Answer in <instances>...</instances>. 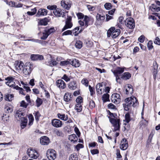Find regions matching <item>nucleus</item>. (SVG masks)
I'll return each instance as SVG.
<instances>
[{
  "instance_id": "nucleus-1",
  "label": "nucleus",
  "mask_w": 160,
  "mask_h": 160,
  "mask_svg": "<svg viewBox=\"0 0 160 160\" xmlns=\"http://www.w3.org/2000/svg\"><path fill=\"white\" fill-rule=\"evenodd\" d=\"M125 103L123 105L124 109L126 111L129 110V108L131 106L133 107H136L138 104V100L134 97H131L127 98L125 100Z\"/></svg>"
},
{
  "instance_id": "nucleus-2",
  "label": "nucleus",
  "mask_w": 160,
  "mask_h": 160,
  "mask_svg": "<svg viewBox=\"0 0 160 160\" xmlns=\"http://www.w3.org/2000/svg\"><path fill=\"white\" fill-rule=\"evenodd\" d=\"M33 65L30 62H27L24 65L22 71L25 75H29L32 70Z\"/></svg>"
},
{
  "instance_id": "nucleus-3",
  "label": "nucleus",
  "mask_w": 160,
  "mask_h": 160,
  "mask_svg": "<svg viewBox=\"0 0 160 160\" xmlns=\"http://www.w3.org/2000/svg\"><path fill=\"white\" fill-rule=\"evenodd\" d=\"M46 155L47 158L49 160H54L56 158V152L54 150L49 149L47 151Z\"/></svg>"
},
{
  "instance_id": "nucleus-4",
  "label": "nucleus",
  "mask_w": 160,
  "mask_h": 160,
  "mask_svg": "<svg viewBox=\"0 0 160 160\" xmlns=\"http://www.w3.org/2000/svg\"><path fill=\"white\" fill-rule=\"evenodd\" d=\"M110 122L112 123L114 128L113 129V131H119L120 128V119L116 118L110 121Z\"/></svg>"
},
{
  "instance_id": "nucleus-5",
  "label": "nucleus",
  "mask_w": 160,
  "mask_h": 160,
  "mask_svg": "<svg viewBox=\"0 0 160 160\" xmlns=\"http://www.w3.org/2000/svg\"><path fill=\"white\" fill-rule=\"evenodd\" d=\"M125 24L127 27L130 29L133 28L135 27V23L134 19L129 18L126 19L125 21Z\"/></svg>"
},
{
  "instance_id": "nucleus-6",
  "label": "nucleus",
  "mask_w": 160,
  "mask_h": 160,
  "mask_svg": "<svg viewBox=\"0 0 160 160\" xmlns=\"http://www.w3.org/2000/svg\"><path fill=\"white\" fill-rule=\"evenodd\" d=\"M27 153L28 156L32 158L36 159L38 157L37 152L35 150L32 148H29L28 149Z\"/></svg>"
},
{
  "instance_id": "nucleus-7",
  "label": "nucleus",
  "mask_w": 160,
  "mask_h": 160,
  "mask_svg": "<svg viewBox=\"0 0 160 160\" xmlns=\"http://www.w3.org/2000/svg\"><path fill=\"white\" fill-rule=\"evenodd\" d=\"M105 18V16H102L101 15L98 13L96 16L95 25L97 26L101 25L104 22Z\"/></svg>"
},
{
  "instance_id": "nucleus-8",
  "label": "nucleus",
  "mask_w": 160,
  "mask_h": 160,
  "mask_svg": "<svg viewBox=\"0 0 160 160\" xmlns=\"http://www.w3.org/2000/svg\"><path fill=\"white\" fill-rule=\"evenodd\" d=\"M111 99L112 102L116 104L118 103L121 100L120 95L117 93H114L112 95Z\"/></svg>"
},
{
  "instance_id": "nucleus-9",
  "label": "nucleus",
  "mask_w": 160,
  "mask_h": 160,
  "mask_svg": "<svg viewBox=\"0 0 160 160\" xmlns=\"http://www.w3.org/2000/svg\"><path fill=\"white\" fill-rule=\"evenodd\" d=\"M72 18L71 17L68 16L65 21V25L62 29V31L71 28L72 26L71 22Z\"/></svg>"
},
{
  "instance_id": "nucleus-10",
  "label": "nucleus",
  "mask_w": 160,
  "mask_h": 160,
  "mask_svg": "<svg viewBox=\"0 0 160 160\" xmlns=\"http://www.w3.org/2000/svg\"><path fill=\"white\" fill-rule=\"evenodd\" d=\"M155 3L156 5L152 4L150 7V9L153 12H158L160 11V1L156 0Z\"/></svg>"
},
{
  "instance_id": "nucleus-11",
  "label": "nucleus",
  "mask_w": 160,
  "mask_h": 160,
  "mask_svg": "<svg viewBox=\"0 0 160 160\" xmlns=\"http://www.w3.org/2000/svg\"><path fill=\"white\" fill-rule=\"evenodd\" d=\"M25 112L24 111H22L19 109L15 113V118L18 120H22L23 118H24L23 117L25 116Z\"/></svg>"
},
{
  "instance_id": "nucleus-12",
  "label": "nucleus",
  "mask_w": 160,
  "mask_h": 160,
  "mask_svg": "<svg viewBox=\"0 0 160 160\" xmlns=\"http://www.w3.org/2000/svg\"><path fill=\"white\" fill-rule=\"evenodd\" d=\"M23 63L22 61L16 62L15 64V68L16 70L19 72H22L23 70L24 66Z\"/></svg>"
},
{
  "instance_id": "nucleus-13",
  "label": "nucleus",
  "mask_w": 160,
  "mask_h": 160,
  "mask_svg": "<svg viewBox=\"0 0 160 160\" xmlns=\"http://www.w3.org/2000/svg\"><path fill=\"white\" fill-rule=\"evenodd\" d=\"M52 125L56 128H60L62 126V122L59 119H54L52 121Z\"/></svg>"
},
{
  "instance_id": "nucleus-14",
  "label": "nucleus",
  "mask_w": 160,
  "mask_h": 160,
  "mask_svg": "<svg viewBox=\"0 0 160 160\" xmlns=\"http://www.w3.org/2000/svg\"><path fill=\"white\" fill-rule=\"evenodd\" d=\"M53 13L57 17H60L62 16L64 17L65 16V13L60 9L57 8L54 10Z\"/></svg>"
},
{
  "instance_id": "nucleus-15",
  "label": "nucleus",
  "mask_w": 160,
  "mask_h": 160,
  "mask_svg": "<svg viewBox=\"0 0 160 160\" xmlns=\"http://www.w3.org/2000/svg\"><path fill=\"white\" fill-rule=\"evenodd\" d=\"M128 147V142L125 138H123L121 142L120 145V148L123 150H126Z\"/></svg>"
},
{
  "instance_id": "nucleus-16",
  "label": "nucleus",
  "mask_w": 160,
  "mask_h": 160,
  "mask_svg": "<svg viewBox=\"0 0 160 160\" xmlns=\"http://www.w3.org/2000/svg\"><path fill=\"white\" fill-rule=\"evenodd\" d=\"M105 88L104 85L102 83H98L96 86V89L97 92L99 94L102 93L104 91Z\"/></svg>"
},
{
  "instance_id": "nucleus-17",
  "label": "nucleus",
  "mask_w": 160,
  "mask_h": 160,
  "mask_svg": "<svg viewBox=\"0 0 160 160\" xmlns=\"http://www.w3.org/2000/svg\"><path fill=\"white\" fill-rule=\"evenodd\" d=\"M124 88L127 94L131 95L133 93V89L131 85L129 84L126 85Z\"/></svg>"
},
{
  "instance_id": "nucleus-18",
  "label": "nucleus",
  "mask_w": 160,
  "mask_h": 160,
  "mask_svg": "<svg viewBox=\"0 0 160 160\" xmlns=\"http://www.w3.org/2000/svg\"><path fill=\"white\" fill-rule=\"evenodd\" d=\"M56 85L60 89H63L66 87V83L64 82L61 79L57 80L56 82Z\"/></svg>"
},
{
  "instance_id": "nucleus-19",
  "label": "nucleus",
  "mask_w": 160,
  "mask_h": 160,
  "mask_svg": "<svg viewBox=\"0 0 160 160\" xmlns=\"http://www.w3.org/2000/svg\"><path fill=\"white\" fill-rule=\"evenodd\" d=\"M124 71V68L118 67L116 69L112 71L115 76H117L119 77L120 75Z\"/></svg>"
},
{
  "instance_id": "nucleus-20",
  "label": "nucleus",
  "mask_w": 160,
  "mask_h": 160,
  "mask_svg": "<svg viewBox=\"0 0 160 160\" xmlns=\"http://www.w3.org/2000/svg\"><path fill=\"white\" fill-rule=\"evenodd\" d=\"M40 143L43 145H47L50 142L49 138L46 136H43L40 139Z\"/></svg>"
},
{
  "instance_id": "nucleus-21",
  "label": "nucleus",
  "mask_w": 160,
  "mask_h": 160,
  "mask_svg": "<svg viewBox=\"0 0 160 160\" xmlns=\"http://www.w3.org/2000/svg\"><path fill=\"white\" fill-rule=\"evenodd\" d=\"M61 4L62 7L67 10H69L71 7V3L70 2H68L64 1H62Z\"/></svg>"
},
{
  "instance_id": "nucleus-22",
  "label": "nucleus",
  "mask_w": 160,
  "mask_h": 160,
  "mask_svg": "<svg viewBox=\"0 0 160 160\" xmlns=\"http://www.w3.org/2000/svg\"><path fill=\"white\" fill-rule=\"evenodd\" d=\"M50 60H48L46 62L47 64L51 67H53L56 65L58 63L54 59H53L51 56H50Z\"/></svg>"
},
{
  "instance_id": "nucleus-23",
  "label": "nucleus",
  "mask_w": 160,
  "mask_h": 160,
  "mask_svg": "<svg viewBox=\"0 0 160 160\" xmlns=\"http://www.w3.org/2000/svg\"><path fill=\"white\" fill-rule=\"evenodd\" d=\"M68 88L71 90H75L77 87L76 82L75 81L70 82L68 84Z\"/></svg>"
},
{
  "instance_id": "nucleus-24",
  "label": "nucleus",
  "mask_w": 160,
  "mask_h": 160,
  "mask_svg": "<svg viewBox=\"0 0 160 160\" xmlns=\"http://www.w3.org/2000/svg\"><path fill=\"white\" fill-rule=\"evenodd\" d=\"M72 95L71 93L69 92H66L65 93L64 96V100L67 102H69L71 100L72 97Z\"/></svg>"
},
{
  "instance_id": "nucleus-25",
  "label": "nucleus",
  "mask_w": 160,
  "mask_h": 160,
  "mask_svg": "<svg viewBox=\"0 0 160 160\" xmlns=\"http://www.w3.org/2000/svg\"><path fill=\"white\" fill-rule=\"evenodd\" d=\"M68 139L71 142L75 143L77 142L78 138L75 134H72L69 136Z\"/></svg>"
},
{
  "instance_id": "nucleus-26",
  "label": "nucleus",
  "mask_w": 160,
  "mask_h": 160,
  "mask_svg": "<svg viewBox=\"0 0 160 160\" xmlns=\"http://www.w3.org/2000/svg\"><path fill=\"white\" fill-rule=\"evenodd\" d=\"M70 63L75 68L78 67L80 66L79 61L76 59H74L72 61L71 60Z\"/></svg>"
},
{
  "instance_id": "nucleus-27",
  "label": "nucleus",
  "mask_w": 160,
  "mask_h": 160,
  "mask_svg": "<svg viewBox=\"0 0 160 160\" xmlns=\"http://www.w3.org/2000/svg\"><path fill=\"white\" fill-rule=\"evenodd\" d=\"M93 20V18L91 17H88L87 16H85L83 21L85 22V26L87 27L88 26V23L89 22Z\"/></svg>"
},
{
  "instance_id": "nucleus-28",
  "label": "nucleus",
  "mask_w": 160,
  "mask_h": 160,
  "mask_svg": "<svg viewBox=\"0 0 160 160\" xmlns=\"http://www.w3.org/2000/svg\"><path fill=\"white\" fill-rule=\"evenodd\" d=\"M47 12L46 9H40L38 10L37 15L38 16L41 15L44 16L47 15Z\"/></svg>"
},
{
  "instance_id": "nucleus-29",
  "label": "nucleus",
  "mask_w": 160,
  "mask_h": 160,
  "mask_svg": "<svg viewBox=\"0 0 160 160\" xmlns=\"http://www.w3.org/2000/svg\"><path fill=\"white\" fill-rule=\"evenodd\" d=\"M120 30L119 29H115L112 32V38H115L117 37L120 34Z\"/></svg>"
},
{
  "instance_id": "nucleus-30",
  "label": "nucleus",
  "mask_w": 160,
  "mask_h": 160,
  "mask_svg": "<svg viewBox=\"0 0 160 160\" xmlns=\"http://www.w3.org/2000/svg\"><path fill=\"white\" fill-rule=\"evenodd\" d=\"M28 122V119L25 118H23L21 120V126L22 128H24L26 126Z\"/></svg>"
},
{
  "instance_id": "nucleus-31",
  "label": "nucleus",
  "mask_w": 160,
  "mask_h": 160,
  "mask_svg": "<svg viewBox=\"0 0 160 160\" xmlns=\"http://www.w3.org/2000/svg\"><path fill=\"white\" fill-rule=\"evenodd\" d=\"M58 118L60 119H61L66 121L68 119V117L67 115H66L64 114H62L61 113L58 114Z\"/></svg>"
},
{
  "instance_id": "nucleus-32",
  "label": "nucleus",
  "mask_w": 160,
  "mask_h": 160,
  "mask_svg": "<svg viewBox=\"0 0 160 160\" xmlns=\"http://www.w3.org/2000/svg\"><path fill=\"white\" fill-rule=\"evenodd\" d=\"M131 77V74L128 72H124L121 76V78L125 80L129 79Z\"/></svg>"
},
{
  "instance_id": "nucleus-33",
  "label": "nucleus",
  "mask_w": 160,
  "mask_h": 160,
  "mask_svg": "<svg viewBox=\"0 0 160 160\" xmlns=\"http://www.w3.org/2000/svg\"><path fill=\"white\" fill-rule=\"evenodd\" d=\"M74 109L78 112H80L82 110V104H76Z\"/></svg>"
},
{
  "instance_id": "nucleus-34",
  "label": "nucleus",
  "mask_w": 160,
  "mask_h": 160,
  "mask_svg": "<svg viewBox=\"0 0 160 160\" xmlns=\"http://www.w3.org/2000/svg\"><path fill=\"white\" fill-rule=\"evenodd\" d=\"M13 97V95L11 94H6L4 96V99L5 100L10 101L12 100Z\"/></svg>"
},
{
  "instance_id": "nucleus-35",
  "label": "nucleus",
  "mask_w": 160,
  "mask_h": 160,
  "mask_svg": "<svg viewBox=\"0 0 160 160\" xmlns=\"http://www.w3.org/2000/svg\"><path fill=\"white\" fill-rule=\"evenodd\" d=\"M117 115L116 114H114L110 112H109V116L108 117L109 119V121L112 120L117 118Z\"/></svg>"
},
{
  "instance_id": "nucleus-36",
  "label": "nucleus",
  "mask_w": 160,
  "mask_h": 160,
  "mask_svg": "<svg viewBox=\"0 0 160 160\" xmlns=\"http://www.w3.org/2000/svg\"><path fill=\"white\" fill-rule=\"evenodd\" d=\"M115 28L114 27H112L107 31V36L110 37L111 35L112 36V32L115 30Z\"/></svg>"
},
{
  "instance_id": "nucleus-37",
  "label": "nucleus",
  "mask_w": 160,
  "mask_h": 160,
  "mask_svg": "<svg viewBox=\"0 0 160 160\" xmlns=\"http://www.w3.org/2000/svg\"><path fill=\"white\" fill-rule=\"evenodd\" d=\"M109 95L108 93L104 94L102 96V100L104 102H106L109 100Z\"/></svg>"
},
{
  "instance_id": "nucleus-38",
  "label": "nucleus",
  "mask_w": 160,
  "mask_h": 160,
  "mask_svg": "<svg viewBox=\"0 0 160 160\" xmlns=\"http://www.w3.org/2000/svg\"><path fill=\"white\" fill-rule=\"evenodd\" d=\"M82 43L81 41L78 40L76 42L75 46L77 48L80 49L82 47Z\"/></svg>"
},
{
  "instance_id": "nucleus-39",
  "label": "nucleus",
  "mask_w": 160,
  "mask_h": 160,
  "mask_svg": "<svg viewBox=\"0 0 160 160\" xmlns=\"http://www.w3.org/2000/svg\"><path fill=\"white\" fill-rule=\"evenodd\" d=\"M69 160H78L77 154L75 153L72 154L70 156Z\"/></svg>"
},
{
  "instance_id": "nucleus-40",
  "label": "nucleus",
  "mask_w": 160,
  "mask_h": 160,
  "mask_svg": "<svg viewBox=\"0 0 160 160\" xmlns=\"http://www.w3.org/2000/svg\"><path fill=\"white\" fill-rule=\"evenodd\" d=\"M29 119V125H32L34 119L33 115L31 114H30L28 116Z\"/></svg>"
},
{
  "instance_id": "nucleus-41",
  "label": "nucleus",
  "mask_w": 160,
  "mask_h": 160,
  "mask_svg": "<svg viewBox=\"0 0 160 160\" xmlns=\"http://www.w3.org/2000/svg\"><path fill=\"white\" fill-rule=\"evenodd\" d=\"M76 102L77 104H82V103L83 102V98L81 96H78L77 98Z\"/></svg>"
},
{
  "instance_id": "nucleus-42",
  "label": "nucleus",
  "mask_w": 160,
  "mask_h": 160,
  "mask_svg": "<svg viewBox=\"0 0 160 160\" xmlns=\"http://www.w3.org/2000/svg\"><path fill=\"white\" fill-rule=\"evenodd\" d=\"M48 24L47 19L46 18H44L41 20L39 22V24L41 25H46Z\"/></svg>"
},
{
  "instance_id": "nucleus-43",
  "label": "nucleus",
  "mask_w": 160,
  "mask_h": 160,
  "mask_svg": "<svg viewBox=\"0 0 160 160\" xmlns=\"http://www.w3.org/2000/svg\"><path fill=\"white\" fill-rule=\"evenodd\" d=\"M45 30L47 32L48 35L55 31V29L54 28H46Z\"/></svg>"
},
{
  "instance_id": "nucleus-44",
  "label": "nucleus",
  "mask_w": 160,
  "mask_h": 160,
  "mask_svg": "<svg viewBox=\"0 0 160 160\" xmlns=\"http://www.w3.org/2000/svg\"><path fill=\"white\" fill-rule=\"evenodd\" d=\"M5 80H7V82H6V83H8L14 81L15 80V77H8L5 79Z\"/></svg>"
},
{
  "instance_id": "nucleus-45",
  "label": "nucleus",
  "mask_w": 160,
  "mask_h": 160,
  "mask_svg": "<svg viewBox=\"0 0 160 160\" xmlns=\"http://www.w3.org/2000/svg\"><path fill=\"white\" fill-rule=\"evenodd\" d=\"M34 114L35 120L38 122L39 120V118L41 117V114L38 112H36L33 113Z\"/></svg>"
},
{
  "instance_id": "nucleus-46",
  "label": "nucleus",
  "mask_w": 160,
  "mask_h": 160,
  "mask_svg": "<svg viewBox=\"0 0 160 160\" xmlns=\"http://www.w3.org/2000/svg\"><path fill=\"white\" fill-rule=\"evenodd\" d=\"M48 36L49 35L48 34L47 32L44 30L43 32V36L41 37V39L43 40H45L47 38Z\"/></svg>"
},
{
  "instance_id": "nucleus-47",
  "label": "nucleus",
  "mask_w": 160,
  "mask_h": 160,
  "mask_svg": "<svg viewBox=\"0 0 160 160\" xmlns=\"http://www.w3.org/2000/svg\"><path fill=\"white\" fill-rule=\"evenodd\" d=\"M104 7L107 10H110L112 7V5L110 3H106L104 5Z\"/></svg>"
},
{
  "instance_id": "nucleus-48",
  "label": "nucleus",
  "mask_w": 160,
  "mask_h": 160,
  "mask_svg": "<svg viewBox=\"0 0 160 160\" xmlns=\"http://www.w3.org/2000/svg\"><path fill=\"white\" fill-rule=\"evenodd\" d=\"M81 82L82 84L84 85L86 87H87L88 85V81L86 78H84L82 79Z\"/></svg>"
},
{
  "instance_id": "nucleus-49",
  "label": "nucleus",
  "mask_w": 160,
  "mask_h": 160,
  "mask_svg": "<svg viewBox=\"0 0 160 160\" xmlns=\"http://www.w3.org/2000/svg\"><path fill=\"white\" fill-rule=\"evenodd\" d=\"M36 103L37 106V107H39L42 103V102L41 99L39 98H38L36 100Z\"/></svg>"
},
{
  "instance_id": "nucleus-50",
  "label": "nucleus",
  "mask_w": 160,
  "mask_h": 160,
  "mask_svg": "<svg viewBox=\"0 0 160 160\" xmlns=\"http://www.w3.org/2000/svg\"><path fill=\"white\" fill-rule=\"evenodd\" d=\"M70 61H71L70 59H69V61L66 60V61H61L60 62V64L61 65H62V66L67 65L70 63Z\"/></svg>"
},
{
  "instance_id": "nucleus-51",
  "label": "nucleus",
  "mask_w": 160,
  "mask_h": 160,
  "mask_svg": "<svg viewBox=\"0 0 160 160\" xmlns=\"http://www.w3.org/2000/svg\"><path fill=\"white\" fill-rule=\"evenodd\" d=\"M152 41H149L148 43L147 44V47L149 49V50H151L152 49L153 47L152 45Z\"/></svg>"
},
{
  "instance_id": "nucleus-52",
  "label": "nucleus",
  "mask_w": 160,
  "mask_h": 160,
  "mask_svg": "<svg viewBox=\"0 0 160 160\" xmlns=\"http://www.w3.org/2000/svg\"><path fill=\"white\" fill-rule=\"evenodd\" d=\"M79 27H77L75 28L73 30V32L74 33V35L75 36H77L78 34L80 32V31H79L78 32H77V31L79 30Z\"/></svg>"
},
{
  "instance_id": "nucleus-53",
  "label": "nucleus",
  "mask_w": 160,
  "mask_h": 160,
  "mask_svg": "<svg viewBox=\"0 0 160 160\" xmlns=\"http://www.w3.org/2000/svg\"><path fill=\"white\" fill-rule=\"evenodd\" d=\"M77 15L78 19H82L84 18L85 16L81 12H78L77 14Z\"/></svg>"
},
{
  "instance_id": "nucleus-54",
  "label": "nucleus",
  "mask_w": 160,
  "mask_h": 160,
  "mask_svg": "<svg viewBox=\"0 0 160 160\" xmlns=\"http://www.w3.org/2000/svg\"><path fill=\"white\" fill-rule=\"evenodd\" d=\"M62 79L68 82L70 80V77H68L66 74H64L62 78Z\"/></svg>"
},
{
  "instance_id": "nucleus-55",
  "label": "nucleus",
  "mask_w": 160,
  "mask_h": 160,
  "mask_svg": "<svg viewBox=\"0 0 160 160\" xmlns=\"http://www.w3.org/2000/svg\"><path fill=\"white\" fill-rule=\"evenodd\" d=\"M57 6L55 5L52 6L48 5L47 7V8L49 10H54L57 8Z\"/></svg>"
},
{
  "instance_id": "nucleus-56",
  "label": "nucleus",
  "mask_w": 160,
  "mask_h": 160,
  "mask_svg": "<svg viewBox=\"0 0 160 160\" xmlns=\"http://www.w3.org/2000/svg\"><path fill=\"white\" fill-rule=\"evenodd\" d=\"M125 121L127 123H128L130 121V116L128 113H127L125 115Z\"/></svg>"
},
{
  "instance_id": "nucleus-57",
  "label": "nucleus",
  "mask_w": 160,
  "mask_h": 160,
  "mask_svg": "<svg viewBox=\"0 0 160 160\" xmlns=\"http://www.w3.org/2000/svg\"><path fill=\"white\" fill-rule=\"evenodd\" d=\"M74 131L75 132H76V134L77 135V136H78V137H79L81 134L80 132L79 129L78 128L76 127L74 128Z\"/></svg>"
},
{
  "instance_id": "nucleus-58",
  "label": "nucleus",
  "mask_w": 160,
  "mask_h": 160,
  "mask_svg": "<svg viewBox=\"0 0 160 160\" xmlns=\"http://www.w3.org/2000/svg\"><path fill=\"white\" fill-rule=\"evenodd\" d=\"M83 146L81 144H78L75 147V148L77 151H79L80 148H82Z\"/></svg>"
},
{
  "instance_id": "nucleus-59",
  "label": "nucleus",
  "mask_w": 160,
  "mask_h": 160,
  "mask_svg": "<svg viewBox=\"0 0 160 160\" xmlns=\"http://www.w3.org/2000/svg\"><path fill=\"white\" fill-rule=\"evenodd\" d=\"M144 40L145 37L143 35H142L141 36H140L138 38V41L141 43L143 42L144 41Z\"/></svg>"
},
{
  "instance_id": "nucleus-60",
  "label": "nucleus",
  "mask_w": 160,
  "mask_h": 160,
  "mask_svg": "<svg viewBox=\"0 0 160 160\" xmlns=\"http://www.w3.org/2000/svg\"><path fill=\"white\" fill-rule=\"evenodd\" d=\"M55 133L57 136H62L63 135L62 131L60 130L55 131Z\"/></svg>"
},
{
  "instance_id": "nucleus-61",
  "label": "nucleus",
  "mask_w": 160,
  "mask_h": 160,
  "mask_svg": "<svg viewBox=\"0 0 160 160\" xmlns=\"http://www.w3.org/2000/svg\"><path fill=\"white\" fill-rule=\"evenodd\" d=\"M72 33V32L71 30H67L64 32L62 34V35H71Z\"/></svg>"
},
{
  "instance_id": "nucleus-62",
  "label": "nucleus",
  "mask_w": 160,
  "mask_h": 160,
  "mask_svg": "<svg viewBox=\"0 0 160 160\" xmlns=\"http://www.w3.org/2000/svg\"><path fill=\"white\" fill-rule=\"evenodd\" d=\"M89 107L91 108H92L95 107V103L93 101L91 100L90 101Z\"/></svg>"
},
{
  "instance_id": "nucleus-63",
  "label": "nucleus",
  "mask_w": 160,
  "mask_h": 160,
  "mask_svg": "<svg viewBox=\"0 0 160 160\" xmlns=\"http://www.w3.org/2000/svg\"><path fill=\"white\" fill-rule=\"evenodd\" d=\"M154 42L155 44H157L158 45H160V39L158 37H157L154 41Z\"/></svg>"
},
{
  "instance_id": "nucleus-64",
  "label": "nucleus",
  "mask_w": 160,
  "mask_h": 160,
  "mask_svg": "<svg viewBox=\"0 0 160 160\" xmlns=\"http://www.w3.org/2000/svg\"><path fill=\"white\" fill-rule=\"evenodd\" d=\"M27 105L28 104L24 101H22L21 103L20 106L26 108H27Z\"/></svg>"
}]
</instances>
